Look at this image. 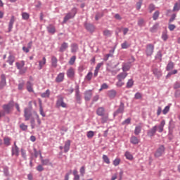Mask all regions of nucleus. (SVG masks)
Instances as JSON below:
<instances>
[{"label": "nucleus", "mask_w": 180, "mask_h": 180, "mask_svg": "<svg viewBox=\"0 0 180 180\" xmlns=\"http://www.w3.org/2000/svg\"><path fill=\"white\" fill-rule=\"evenodd\" d=\"M128 74L127 72H121L118 75H117V79H118V81H124V79L127 77Z\"/></svg>", "instance_id": "4468645a"}, {"label": "nucleus", "mask_w": 180, "mask_h": 180, "mask_svg": "<svg viewBox=\"0 0 180 180\" xmlns=\"http://www.w3.org/2000/svg\"><path fill=\"white\" fill-rule=\"evenodd\" d=\"M146 53L148 57H150V56H153V53H154V45L153 44H148L146 46Z\"/></svg>", "instance_id": "39448f33"}, {"label": "nucleus", "mask_w": 180, "mask_h": 180, "mask_svg": "<svg viewBox=\"0 0 180 180\" xmlns=\"http://www.w3.org/2000/svg\"><path fill=\"white\" fill-rule=\"evenodd\" d=\"M131 122V119L127 118L124 122H122V124H130Z\"/></svg>", "instance_id": "338daca9"}, {"label": "nucleus", "mask_w": 180, "mask_h": 180, "mask_svg": "<svg viewBox=\"0 0 180 180\" xmlns=\"http://www.w3.org/2000/svg\"><path fill=\"white\" fill-rule=\"evenodd\" d=\"M108 88H109V86H108L106 83H104L101 85V87L99 89V91H102L103 89H108Z\"/></svg>", "instance_id": "69168bd1"}, {"label": "nucleus", "mask_w": 180, "mask_h": 180, "mask_svg": "<svg viewBox=\"0 0 180 180\" xmlns=\"http://www.w3.org/2000/svg\"><path fill=\"white\" fill-rule=\"evenodd\" d=\"M85 29L88 30V32H90L91 33H93V32H95V26L92 24L86 23L84 25Z\"/></svg>", "instance_id": "ddd939ff"}, {"label": "nucleus", "mask_w": 180, "mask_h": 180, "mask_svg": "<svg viewBox=\"0 0 180 180\" xmlns=\"http://www.w3.org/2000/svg\"><path fill=\"white\" fill-rule=\"evenodd\" d=\"M160 16V11H156L153 15V20H157V19H158Z\"/></svg>", "instance_id": "49530a36"}, {"label": "nucleus", "mask_w": 180, "mask_h": 180, "mask_svg": "<svg viewBox=\"0 0 180 180\" xmlns=\"http://www.w3.org/2000/svg\"><path fill=\"white\" fill-rule=\"evenodd\" d=\"M26 85L27 91H28V92H34V91L33 90V83L27 82Z\"/></svg>", "instance_id": "a878e982"}, {"label": "nucleus", "mask_w": 180, "mask_h": 180, "mask_svg": "<svg viewBox=\"0 0 180 180\" xmlns=\"http://www.w3.org/2000/svg\"><path fill=\"white\" fill-rule=\"evenodd\" d=\"M124 112V104L121 103L119 108L114 112V116H117L119 113H123Z\"/></svg>", "instance_id": "9b49d317"}, {"label": "nucleus", "mask_w": 180, "mask_h": 180, "mask_svg": "<svg viewBox=\"0 0 180 180\" xmlns=\"http://www.w3.org/2000/svg\"><path fill=\"white\" fill-rule=\"evenodd\" d=\"M15 65L18 70H22V67H25V61L17 62Z\"/></svg>", "instance_id": "72a5a7b5"}, {"label": "nucleus", "mask_w": 180, "mask_h": 180, "mask_svg": "<svg viewBox=\"0 0 180 180\" xmlns=\"http://www.w3.org/2000/svg\"><path fill=\"white\" fill-rule=\"evenodd\" d=\"M47 30L49 33H51V34H54L56 33V27L53 25H49L47 27Z\"/></svg>", "instance_id": "c756f323"}, {"label": "nucleus", "mask_w": 180, "mask_h": 180, "mask_svg": "<svg viewBox=\"0 0 180 180\" xmlns=\"http://www.w3.org/2000/svg\"><path fill=\"white\" fill-rule=\"evenodd\" d=\"M103 160L104 162H105V164H110V160L109 159L108 155H103Z\"/></svg>", "instance_id": "de8ad7c7"}, {"label": "nucleus", "mask_w": 180, "mask_h": 180, "mask_svg": "<svg viewBox=\"0 0 180 180\" xmlns=\"http://www.w3.org/2000/svg\"><path fill=\"white\" fill-rule=\"evenodd\" d=\"M1 78L0 89H4V88L6 86V76H5V75H1Z\"/></svg>", "instance_id": "6e6552de"}, {"label": "nucleus", "mask_w": 180, "mask_h": 180, "mask_svg": "<svg viewBox=\"0 0 180 180\" xmlns=\"http://www.w3.org/2000/svg\"><path fill=\"white\" fill-rule=\"evenodd\" d=\"M165 126V120H162L160 125L158 127V130L159 133H162L164 131V127Z\"/></svg>", "instance_id": "412c9836"}, {"label": "nucleus", "mask_w": 180, "mask_h": 180, "mask_svg": "<svg viewBox=\"0 0 180 180\" xmlns=\"http://www.w3.org/2000/svg\"><path fill=\"white\" fill-rule=\"evenodd\" d=\"M80 174L82 175V176H84V175H85V166H83L80 168Z\"/></svg>", "instance_id": "0e129e2a"}, {"label": "nucleus", "mask_w": 180, "mask_h": 180, "mask_svg": "<svg viewBox=\"0 0 180 180\" xmlns=\"http://www.w3.org/2000/svg\"><path fill=\"white\" fill-rule=\"evenodd\" d=\"M75 96H76V101L77 103H81L82 98H81V94H79V90L76 91Z\"/></svg>", "instance_id": "2f4dec72"}, {"label": "nucleus", "mask_w": 180, "mask_h": 180, "mask_svg": "<svg viewBox=\"0 0 180 180\" xmlns=\"http://www.w3.org/2000/svg\"><path fill=\"white\" fill-rule=\"evenodd\" d=\"M56 106V108H67V103L64 102V97L61 96H58Z\"/></svg>", "instance_id": "20e7f679"}, {"label": "nucleus", "mask_w": 180, "mask_h": 180, "mask_svg": "<svg viewBox=\"0 0 180 180\" xmlns=\"http://www.w3.org/2000/svg\"><path fill=\"white\" fill-rule=\"evenodd\" d=\"M41 162L42 165H51V162H50V160L49 159H41Z\"/></svg>", "instance_id": "4c0bfd02"}, {"label": "nucleus", "mask_w": 180, "mask_h": 180, "mask_svg": "<svg viewBox=\"0 0 180 180\" xmlns=\"http://www.w3.org/2000/svg\"><path fill=\"white\" fill-rule=\"evenodd\" d=\"M96 114L98 116H104L105 115V108L103 107H100L96 110Z\"/></svg>", "instance_id": "5701e85b"}, {"label": "nucleus", "mask_w": 180, "mask_h": 180, "mask_svg": "<svg viewBox=\"0 0 180 180\" xmlns=\"http://www.w3.org/2000/svg\"><path fill=\"white\" fill-rule=\"evenodd\" d=\"M134 85V81H133V79H130L127 82V88H131Z\"/></svg>", "instance_id": "79ce46f5"}, {"label": "nucleus", "mask_w": 180, "mask_h": 180, "mask_svg": "<svg viewBox=\"0 0 180 180\" xmlns=\"http://www.w3.org/2000/svg\"><path fill=\"white\" fill-rule=\"evenodd\" d=\"M138 26L140 27H143V26H146V21H144V19L140 18L138 20Z\"/></svg>", "instance_id": "58836bf2"}, {"label": "nucleus", "mask_w": 180, "mask_h": 180, "mask_svg": "<svg viewBox=\"0 0 180 180\" xmlns=\"http://www.w3.org/2000/svg\"><path fill=\"white\" fill-rule=\"evenodd\" d=\"M123 85H124V82L122 80H118L116 83V86H117L118 88H121V86H122Z\"/></svg>", "instance_id": "4d7b16f0"}, {"label": "nucleus", "mask_w": 180, "mask_h": 180, "mask_svg": "<svg viewBox=\"0 0 180 180\" xmlns=\"http://www.w3.org/2000/svg\"><path fill=\"white\" fill-rule=\"evenodd\" d=\"M170 106L169 105H167L164 110H162V113L163 115H167V113H168V112H169V109H170Z\"/></svg>", "instance_id": "13d9d810"}, {"label": "nucleus", "mask_w": 180, "mask_h": 180, "mask_svg": "<svg viewBox=\"0 0 180 180\" xmlns=\"http://www.w3.org/2000/svg\"><path fill=\"white\" fill-rule=\"evenodd\" d=\"M103 36H105V37H110V36H112V31L109 30H105L103 32Z\"/></svg>", "instance_id": "f704fd0d"}, {"label": "nucleus", "mask_w": 180, "mask_h": 180, "mask_svg": "<svg viewBox=\"0 0 180 180\" xmlns=\"http://www.w3.org/2000/svg\"><path fill=\"white\" fill-rule=\"evenodd\" d=\"M107 95L110 99H115L116 98V95H117V92L115 90H109L107 93Z\"/></svg>", "instance_id": "9d476101"}, {"label": "nucleus", "mask_w": 180, "mask_h": 180, "mask_svg": "<svg viewBox=\"0 0 180 180\" xmlns=\"http://www.w3.org/2000/svg\"><path fill=\"white\" fill-rule=\"evenodd\" d=\"M148 11L150 13H153V12L155 11V6H154V4H150L148 6Z\"/></svg>", "instance_id": "603ef678"}, {"label": "nucleus", "mask_w": 180, "mask_h": 180, "mask_svg": "<svg viewBox=\"0 0 180 180\" xmlns=\"http://www.w3.org/2000/svg\"><path fill=\"white\" fill-rule=\"evenodd\" d=\"M39 113L42 117H46V113H44V111L43 110V107L40 105L39 108Z\"/></svg>", "instance_id": "052dcab7"}, {"label": "nucleus", "mask_w": 180, "mask_h": 180, "mask_svg": "<svg viewBox=\"0 0 180 180\" xmlns=\"http://www.w3.org/2000/svg\"><path fill=\"white\" fill-rule=\"evenodd\" d=\"M75 15H77V8H73L71 12L67 13L63 18V23H67V22H68L70 19H72L73 18H75Z\"/></svg>", "instance_id": "7ed1b4c3"}, {"label": "nucleus", "mask_w": 180, "mask_h": 180, "mask_svg": "<svg viewBox=\"0 0 180 180\" xmlns=\"http://www.w3.org/2000/svg\"><path fill=\"white\" fill-rule=\"evenodd\" d=\"M66 74L68 78H70L71 79H72V78H74V77L75 76V70L72 68H70L67 70Z\"/></svg>", "instance_id": "0eeeda50"}, {"label": "nucleus", "mask_w": 180, "mask_h": 180, "mask_svg": "<svg viewBox=\"0 0 180 180\" xmlns=\"http://www.w3.org/2000/svg\"><path fill=\"white\" fill-rule=\"evenodd\" d=\"M65 75V74L64 72L59 73L55 79L56 82H63V81H64Z\"/></svg>", "instance_id": "f8f14e48"}, {"label": "nucleus", "mask_w": 180, "mask_h": 180, "mask_svg": "<svg viewBox=\"0 0 180 180\" xmlns=\"http://www.w3.org/2000/svg\"><path fill=\"white\" fill-rule=\"evenodd\" d=\"M122 49H129L130 47V45L127 43V41H124L122 44H121Z\"/></svg>", "instance_id": "3c124183"}, {"label": "nucleus", "mask_w": 180, "mask_h": 180, "mask_svg": "<svg viewBox=\"0 0 180 180\" xmlns=\"http://www.w3.org/2000/svg\"><path fill=\"white\" fill-rule=\"evenodd\" d=\"M7 63H8L10 65H13V63H15V56L10 55L8 57Z\"/></svg>", "instance_id": "c85d7f7f"}, {"label": "nucleus", "mask_w": 180, "mask_h": 180, "mask_svg": "<svg viewBox=\"0 0 180 180\" xmlns=\"http://www.w3.org/2000/svg\"><path fill=\"white\" fill-rule=\"evenodd\" d=\"M13 23H15V16L12 15L8 23V32H11L12 29H13Z\"/></svg>", "instance_id": "6ab92c4d"}, {"label": "nucleus", "mask_w": 180, "mask_h": 180, "mask_svg": "<svg viewBox=\"0 0 180 180\" xmlns=\"http://www.w3.org/2000/svg\"><path fill=\"white\" fill-rule=\"evenodd\" d=\"M24 117L25 122H28V120H30L31 129H35L36 120H34V117H33L32 110H30V109H29L28 108H25L24 109Z\"/></svg>", "instance_id": "f257e3e1"}, {"label": "nucleus", "mask_w": 180, "mask_h": 180, "mask_svg": "<svg viewBox=\"0 0 180 180\" xmlns=\"http://www.w3.org/2000/svg\"><path fill=\"white\" fill-rule=\"evenodd\" d=\"M156 58H158V60H160V61L162 60V53H161V51H158L157 55H156Z\"/></svg>", "instance_id": "bf43d9fd"}, {"label": "nucleus", "mask_w": 180, "mask_h": 180, "mask_svg": "<svg viewBox=\"0 0 180 180\" xmlns=\"http://www.w3.org/2000/svg\"><path fill=\"white\" fill-rule=\"evenodd\" d=\"M94 136H95V133L94 132V131H89L87 132L86 136L88 137V139H92Z\"/></svg>", "instance_id": "6e6d98bb"}, {"label": "nucleus", "mask_w": 180, "mask_h": 180, "mask_svg": "<svg viewBox=\"0 0 180 180\" xmlns=\"http://www.w3.org/2000/svg\"><path fill=\"white\" fill-rule=\"evenodd\" d=\"M33 115L35 117V119L37 120L38 127H39L40 124H41V120H40V116L39 115V114H37V112L36 111L33 112Z\"/></svg>", "instance_id": "393cba45"}, {"label": "nucleus", "mask_w": 180, "mask_h": 180, "mask_svg": "<svg viewBox=\"0 0 180 180\" xmlns=\"http://www.w3.org/2000/svg\"><path fill=\"white\" fill-rule=\"evenodd\" d=\"M46 57H43L42 60L39 61L38 70H41V68H43V67L46 65Z\"/></svg>", "instance_id": "b1692460"}, {"label": "nucleus", "mask_w": 180, "mask_h": 180, "mask_svg": "<svg viewBox=\"0 0 180 180\" xmlns=\"http://www.w3.org/2000/svg\"><path fill=\"white\" fill-rule=\"evenodd\" d=\"M120 161H121L120 158H115L112 162L113 166L117 167L118 165H120Z\"/></svg>", "instance_id": "a19ab883"}, {"label": "nucleus", "mask_w": 180, "mask_h": 180, "mask_svg": "<svg viewBox=\"0 0 180 180\" xmlns=\"http://www.w3.org/2000/svg\"><path fill=\"white\" fill-rule=\"evenodd\" d=\"M11 154L12 155H15V157L19 156V148L18 146H15V147H12Z\"/></svg>", "instance_id": "aec40b11"}, {"label": "nucleus", "mask_w": 180, "mask_h": 180, "mask_svg": "<svg viewBox=\"0 0 180 180\" xmlns=\"http://www.w3.org/2000/svg\"><path fill=\"white\" fill-rule=\"evenodd\" d=\"M15 107V101H11L8 103L2 106L4 111L0 112V117H4L6 115H9L13 110Z\"/></svg>", "instance_id": "f03ea898"}, {"label": "nucleus", "mask_w": 180, "mask_h": 180, "mask_svg": "<svg viewBox=\"0 0 180 180\" xmlns=\"http://www.w3.org/2000/svg\"><path fill=\"white\" fill-rule=\"evenodd\" d=\"M157 29H158V24H155V25L150 29V32H151V33H155V32H157Z\"/></svg>", "instance_id": "a18cd8bd"}, {"label": "nucleus", "mask_w": 180, "mask_h": 180, "mask_svg": "<svg viewBox=\"0 0 180 180\" xmlns=\"http://www.w3.org/2000/svg\"><path fill=\"white\" fill-rule=\"evenodd\" d=\"M130 143L131 144H139L140 143V139L135 136H132L130 138Z\"/></svg>", "instance_id": "4be33fe9"}, {"label": "nucleus", "mask_w": 180, "mask_h": 180, "mask_svg": "<svg viewBox=\"0 0 180 180\" xmlns=\"http://www.w3.org/2000/svg\"><path fill=\"white\" fill-rule=\"evenodd\" d=\"M58 60H57V58L56 56H52L51 58V65L53 67V68H57V63Z\"/></svg>", "instance_id": "bb28decb"}, {"label": "nucleus", "mask_w": 180, "mask_h": 180, "mask_svg": "<svg viewBox=\"0 0 180 180\" xmlns=\"http://www.w3.org/2000/svg\"><path fill=\"white\" fill-rule=\"evenodd\" d=\"M78 50V45L77 44H71V51L72 53H77Z\"/></svg>", "instance_id": "e433bc0d"}, {"label": "nucleus", "mask_w": 180, "mask_h": 180, "mask_svg": "<svg viewBox=\"0 0 180 180\" xmlns=\"http://www.w3.org/2000/svg\"><path fill=\"white\" fill-rule=\"evenodd\" d=\"M20 129L22 130V131H26L27 130V125H26L25 123H21L20 124Z\"/></svg>", "instance_id": "09e8293b"}, {"label": "nucleus", "mask_w": 180, "mask_h": 180, "mask_svg": "<svg viewBox=\"0 0 180 180\" xmlns=\"http://www.w3.org/2000/svg\"><path fill=\"white\" fill-rule=\"evenodd\" d=\"M93 75L94 74L91 72H89L85 77L86 81H91V79H92Z\"/></svg>", "instance_id": "8fccbe9b"}, {"label": "nucleus", "mask_w": 180, "mask_h": 180, "mask_svg": "<svg viewBox=\"0 0 180 180\" xmlns=\"http://www.w3.org/2000/svg\"><path fill=\"white\" fill-rule=\"evenodd\" d=\"M153 74L157 77V78H160L162 75V73L161 72L160 70L158 69H154L153 70Z\"/></svg>", "instance_id": "7c9ffc66"}, {"label": "nucleus", "mask_w": 180, "mask_h": 180, "mask_svg": "<svg viewBox=\"0 0 180 180\" xmlns=\"http://www.w3.org/2000/svg\"><path fill=\"white\" fill-rule=\"evenodd\" d=\"M21 155L24 160H26V150L21 149Z\"/></svg>", "instance_id": "774afa93"}, {"label": "nucleus", "mask_w": 180, "mask_h": 180, "mask_svg": "<svg viewBox=\"0 0 180 180\" xmlns=\"http://www.w3.org/2000/svg\"><path fill=\"white\" fill-rule=\"evenodd\" d=\"M21 16L24 20H29V18H30V15L26 12L22 13Z\"/></svg>", "instance_id": "ea45409f"}, {"label": "nucleus", "mask_w": 180, "mask_h": 180, "mask_svg": "<svg viewBox=\"0 0 180 180\" xmlns=\"http://www.w3.org/2000/svg\"><path fill=\"white\" fill-rule=\"evenodd\" d=\"M158 127L157 125L154 126L151 129L148 131V136L149 137H153L157 131Z\"/></svg>", "instance_id": "2eb2a0df"}, {"label": "nucleus", "mask_w": 180, "mask_h": 180, "mask_svg": "<svg viewBox=\"0 0 180 180\" xmlns=\"http://www.w3.org/2000/svg\"><path fill=\"white\" fill-rule=\"evenodd\" d=\"M165 151V148L164 147V146H160L155 153V157L156 158L161 157L162 154H164Z\"/></svg>", "instance_id": "423d86ee"}, {"label": "nucleus", "mask_w": 180, "mask_h": 180, "mask_svg": "<svg viewBox=\"0 0 180 180\" xmlns=\"http://www.w3.org/2000/svg\"><path fill=\"white\" fill-rule=\"evenodd\" d=\"M162 39L164 41H167V40H168V34H167V32H162Z\"/></svg>", "instance_id": "864d4df0"}, {"label": "nucleus", "mask_w": 180, "mask_h": 180, "mask_svg": "<svg viewBox=\"0 0 180 180\" xmlns=\"http://www.w3.org/2000/svg\"><path fill=\"white\" fill-rule=\"evenodd\" d=\"M135 99H141L143 98V95L140 92H137L134 96Z\"/></svg>", "instance_id": "680f3d73"}, {"label": "nucleus", "mask_w": 180, "mask_h": 180, "mask_svg": "<svg viewBox=\"0 0 180 180\" xmlns=\"http://www.w3.org/2000/svg\"><path fill=\"white\" fill-rule=\"evenodd\" d=\"M92 98V90H87L84 92V100L86 101H91Z\"/></svg>", "instance_id": "1a4fd4ad"}, {"label": "nucleus", "mask_w": 180, "mask_h": 180, "mask_svg": "<svg viewBox=\"0 0 180 180\" xmlns=\"http://www.w3.org/2000/svg\"><path fill=\"white\" fill-rule=\"evenodd\" d=\"M179 10H180V4L175 3L173 8V12H178Z\"/></svg>", "instance_id": "37998d69"}, {"label": "nucleus", "mask_w": 180, "mask_h": 180, "mask_svg": "<svg viewBox=\"0 0 180 180\" xmlns=\"http://www.w3.org/2000/svg\"><path fill=\"white\" fill-rule=\"evenodd\" d=\"M50 89H47L45 92L41 94V98H50Z\"/></svg>", "instance_id": "473e14b6"}, {"label": "nucleus", "mask_w": 180, "mask_h": 180, "mask_svg": "<svg viewBox=\"0 0 180 180\" xmlns=\"http://www.w3.org/2000/svg\"><path fill=\"white\" fill-rule=\"evenodd\" d=\"M4 141L5 146H6L7 147L11 146V139L9 137H5L4 139Z\"/></svg>", "instance_id": "c03bdc74"}, {"label": "nucleus", "mask_w": 180, "mask_h": 180, "mask_svg": "<svg viewBox=\"0 0 180 180\" xmlns=\"http://www.w3.org/2000/svg\"><path fill=\"white\" fill-rule=\"evenodd\" d=\"M173 68H174V62L172 61L169 62L166 67L167 71H171V70H173Z\"/></svg>", "instance_id": "c9c22d12"}, {"label": "nucleus", "mask_w": 180, "mask_h": 180, "mask_svg": "<svg viewBox=\"0 0 180 180\" xmlns=\"http://www.w3.org/2000/svg\"><path fill=\"white\" fill-rule=\"evenodd\" d=\"M125 157H126L127 160H129L130 161H131V160H133V155L131 154H130L129 152L125 153Z\"/></svg>", "instance_id": "5fc2aeb1"}, {"label": "nucleus", "mask_w": 180, "mask_h": 180, "mask_svg": "<svg viewBox=\"0 0 180 180\" xmlns=\"http://www.w3.org/2000/svg\"><path fill=\"white\" fill-rule=\"evenodd\" d=\"M131 68V64L130 63H125L122 65V71L123 72H126L127 71H129Z\"/></svg>", "instance_id": "dca6fc26"}, {"label": "nucleus", "mask_w": 180, "mask_h": 180, "mask_svg": "<svg viewBox=\"0 0 180 180\" xmlns=\"http://www.w3.org/2000/svg\"><path fill=\"white\" fill-rule=\"evenodd\" d=\"M68 49V43L67 42H63L59 49V51L60 53H64L67 49Z\"/></svg>", "instance_id": "a211bd4d"}, {"label": "nucleus", "mask_w": 180, "mask_h": 180, "mask_svg": "<svg viewBox=\"0 0 180 180\" xmlns=\"http://www.w3.org/2000/svg\"><path fill=\"white\" fill-rule=\"evenodd\" d=\"M142 128H143V127H141V125H138L135 127V129H134L135 136H139V134H140L141 133Z\"/></svg>", "instance_id": "cd10ccee"}, {"label": "nucleus", "mask_w": 180, "mask_h": 180, "mask_svg": "<svg viewBox=\"0 0 180 180\" xmlns=\"http://www.w3.org/2000/svg\"><path fill=\"white\" fill-rule=\"evenodd\" d=\"M70 147H71V141L68 140L65 142V146H64V152L65 153H68L70 151Z\"/></svg>", "instance_id": "f3484780"}, {"label": "nucleus", "mask_w": 180, "mask_h": 180, "mask_svg": "<svg viewBox=\"0 0 180 180\" xmlns=\"http://www.w3.org/2000/svg\"><path fill=\"white\" fill-rule=\"evenodd\" d=\"M108 119H109V116L107 115L101 118V123H106L108 122Z\"/></svg>", "instance_id": "e2e57ef3"}]
</instances>
